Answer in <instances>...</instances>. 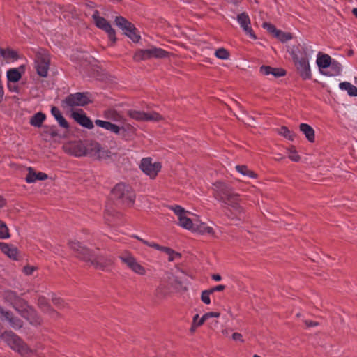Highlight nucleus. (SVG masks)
I'll list each match as a JSON object with an SVG mask.
<instances>
[{"instance_id":"obj_1","label":"nucleus","mask_w":357,"mask_h":357,"mask_svg":"<svg viewBox=\"0 0 357 357\" xmlns=\"http://www.w3.org/2000/svg\"><path fill=\"white\" fill-rule=\"evenodd\" d=\"M213 189L215 198L222 202L236 218L241 219L244 214V209L240 204V195L229 185L220 181L213 183Z\"/></svg>"},{"instance_id":"obj_2","label":"nucleus","mask_w":357,"mask_h":357,"mask_svg":"<svg viewBox=\"0 0 357 357\" xmlns=\"http://www.w3.org/2000/svg\"><path fill=\"white\" fill-rule=\"evenodd\" d=\"M69 246L76 253L77 257L91 264L96 269L104 271L107 267L113 264V259L110 257L95 255L79 241H70Z\"/></svg>"},{"instance_id":"obj_3","label":"nucleus","mask_w":357,"mask_h":357,"mask_svg":"<svg viewBox=\"0 0 357 357\" xmlns=\"http://www.w3.org/2000/svg\"><path fill=\"white\" fill-rule=\"evenodd\" d=\"M298 53L292 52V57L297 70L303 79H309L312 77L308 61V48L305 46L298 47Z\"/></svg>"},{"instance_id":"obj_4","label":"nucleus","mask_w":357,"mask_h":357,"mask_svg":"<svg viewBox=\"0 0 357 357\" xmlns=\"http://www.w3.org/2000/svg\"><path fill=\"white\" fill-rule=\"evenodd\" d=\"M1 338L10 347L22 356H27L32 353L31 349L17 335L11 331H5L1 334Z\"/></svg>"},{"instance_id":"obj_5","label":"nucleus","mask_w":357,"mask_h":357,"mask_svg":"<svg viewBox=\"0 0 357 357\" xmlns=\"http://www.w3.org/2000/svg\"><path fill=\"white\" fill-rule=\"evenodd\" d=\"M112 197L119 204L130 206L135 202V195L129 185L119 183L112 189Z\"/></svg>"},{"instance_id":"obj_6","label":"nucleus","mask_w":357,"mask_h":357,"mask_svg":"<svg viewBox=\"0 0 357 357\" xmlns=\"http://www.w3.org/2000/svg\"><path fill=\"white\" fill-rule=\"evenodd\" d=\"M169 56V52L162 48L151 46L149 49H139L136 50L133 55V59L134 61L139 62L151 59H163L168 57Z\"/></svg>"},{"instance_id":"obj_7","label":"nucleus","mask_w":357,"mask_h":357,"mask_svg":"<svg viewBox=\"0 0 357 357\" xmlns=\"http://www.w3.org/2000/svg\"><path fill=\"white\" fill-rule=\"evenodd\" d=\"M119 258L123 264L134 273L139 275H146V268L137 261V259L129 251H123L119 255Z\"/></svg>"},{"instance_id":"obj_8","label":"nucleus","mask_w":357,"mask_h":357,"mask_svg":"<svg viewBox=\"0 0 357 357\" xmlns=\"http://www.w3.org/2000/svg\"><path fill=\"white\" fill-rule=\"evenodd\" d=\"M92 18L96 26L105 31L112 45L116 42V38L115 31L112 29L110 24L104 17L100 16L98 10H95L92 14Z\"/></svg>"},{"instance_id":"obj_9","label":"nucleus","mask_w":357,"mask_h":357,"mask_svg":"<svg viewBox=\"0 0 357 357\" xmlns=\"http://www.w3.org/2000/svg\"><path fill=\"white\" fill-rule=\"evenodd\" d=\"M50 66V56L49 54L45 51L41 50L36 55L35 67L38 75L43 77L47 76Z\"/></svg>"},{"instance_id":"obj_10","label":"nucleus","mask_w":357,"mask_h":357,"mask_svg":"<svg viewBox=\"0 0 357 357\" xmlns=\"http://www.w3.org/2000/svg\"><path fill=\"white\" fill-rule=\"evenodd\" d=\"M139 167L145 174L153 179L160 171L162 165L158 162H153L151 158H144L142 159Z\"/></svg>"},{"instance_id":"obj_11","label":"nucleus","mask_w":357,"mask_h":357,"mask_svg":"<svg viewBox=\"0 0 357 357\" xmlns=\"http://www.w3.org/2000/svg\"><path fill=\"white\" fill-rule=\"evenodd\" d=\"M110 152L107 149L102 148L101 145L96 142L86 143V155L103 159L109 157Z\"/></svg>"},{"instance_id":"obj_12","label":"nucleus","mask_w":357,"mask_h":357,"mask_svg":"<svg viewBox=\"0 0 357 357\" xmlns=\"http://www.w3.org/2000/svg\"><path fill=\"white\" fill-rule=\"evenodd\" d=\"M169 208L177 215L178 225L181 227L188 230H193L194 224L191 219L186 215L189 213L188 211L179 205L171 206Z\"/></svg>"},{"instance_id":"obj_13","label":"nucleus","mask_w":357,"mask_h":357,"mask_svg":"<svg viewBox=\"0 0 357 357\" xmlns=\"http://www.w3.org/2000/svg\"><path fill=\"white\" fill-rule=\"evenodd\" d=\"M134 237L135 238H137V240H139V241H141L142 243H144L151 248H153L158 250H160V251L166 253L168 255V261H174L176 259H178L181 257V255L180 253L174 251V250H172V248H170L169 247L161 246L158 243L147 241L137 236H134Z\"/></svg>"},{"instance_id":"obj_14","label":"nucleus","mask_w":357,"mask_h":357,"mask_svg":"<svg viewBox=\"0 0 357 357\" xmlns=\"http://www.w3.org/2000/svg\"><path fill=\"white\" fill-rule=\"evenodd\" d=\"M64 103L69 107H83L89 104L91 100L87 93H75L68 96L64 100Z\"/></svg>"},{"instance_id":"obj_15","label":"nucleus","mask_w":357,"mask_h":357,"mask_svg":"<svg viewBox=\"0 0 357 357\" xmlns=\"http://www.w3.org/2000/svg\"><path fill=\"white\" fill-rule=\"evenodd\" d=\"M4 299L10 303V304L17 310L20 311V309L26 307V302L20 298L15 291L11 290H6L3 292Z\"/></svg>"},{"instance_id":"obj_16","label":"nucleus","mask_w":357,"mask_h":357,"mask_svg":"<svg viewBox=\"0 0 357 357\" xmlns=\"http://www.w3.org/2000/svg\"><path fill=\"white\" fill-rule=\"evenodd\" d=\"M20 314L26 319L31 324L34 326L40 325L42 319L37 314V312L26 304V307H22L20 311H18Z\"/></svg>"},{"instance_id":"obj_17","label":"nucleus","mask_w":357,"mask_h":357,"mask_svg":"<svg viewBox=\"0 0 357 357\" xmlns=\"http://www.w3.org/2000/svg\"><path fill=\"white\" fill-rule=\"evenodd\" d=\"M237 21L247 35L253 39H256V36L250 26V17L245 13L238 15Z\"/></svg>"},{"instance_id":"obj_18","label":"nucleus","mask_w":357,"mask_h":357,"mask_svg":"<svg viewBox=\"0 0 357 357\" xmlns=\"http://www.w3.org/2000/svg\"><path fill=\"white\" fill-rule=\"evenodd\" d=\"M71 116L80 126L87 129L93 128L94 126L92 121L84 113L82 110H80L79 112H73Z\"/></svg>"},{"instance_id":"obj_19","label":"nucleus","mask_w":357,"mask_h":357,"mask_svg":"<svg viewBox=\"0 0 357 357\" xmlns=\"http://www.w3.org/2000/svg\"><path fill=\"white\" fill-rule=\"evenodd\" d=\"M0 316L3 319L7 321L13 328H20L22 326V321L19 318L14 317L10 312L4 310L1 306Z\"/></svg>"},{"instance_id":"obj_20","label":"nucleus","mask_w":357,"mask_h":357,"mask_svg":"<svg viewBox=\"0 0 357 357\" xmlns=\"http://www.w3.org/2000/svg\"><path fill=\"white\" fill-rule=\"evenodd\" d=\"M0 250L9 258L13 260L19 259V251L15 245L0 242Z\"/></svg>"},{"instance_id":"obj_21","label":"nucleus","mask_w":357,"mask_h":357,"mask_svg":"<svg viewBox=\"0 0 357 357\" xmlns=\"http://www.w3.org/2000/svg\"><path fill=\"white\" fill-rule=\"evenodd\" d=\"M38 305L44 312L49 314L52 317L56 318L59 316V314L51 307L47 299L43 296L38 297Z\"/></svg>"},{"instance_id":"obj_22","label":"nucleus","mask_w":357,"mask_h":357,"mask_svg":"<svg viewBox=\"0 0 357 357\" xmlns=\"http://www.w3.org/2000/svg\"><path fill=\"white\" fill-rule=\"evenodd\" d=\"M69 152L76 157L86 155V143L77 142L70 145Z\"/></svg>"},{"instance_id":"obj_23","label":"nucleus","mask_w":357,"mask_h":357,"mask_svg":"<svg viewBox=\"0 0 357 357\" xmlns=\"http://www.w3.org/2000/svg\"><path fill=\"white\" fill-rule=\"evenodd\" d=\"M259 71L264 75H272L275 77H280L285 75V70L282 68H272L268 66H262Z\"/></svg>"},{"instance_id":"obj_24","label":"nucleus","mask_w":357,"mask_h":357,"mask_svg":"<svg viewBox=\"0 0 357 357\" xmlns=\"http://www.w3.org/2000/svg\"><path fill=\"white\" fill-rule=\"evenodd\" d=\"M28 174L26 176V181L27 183H34L36 181H44L47 178V175L43 172H38L36 173L34 172L33 168L29 167L28 168Z\"/></svg>"},{"instance_id":"obj_25","label":"nucleus","mask_w":357,"mask_h":357,"mask_svg":"<svg viewBox=\"0 0 357 357\" xmlns=\"http://www.w3.org/2000/svg\"><path fill=\"white\" fill-rule=\"evenodd\" d=\"M326 69L328 70L326 72L321 71V73L327 76H337L341 74L342 66L338 61L333 59Z\"/></svg>"},{"instance_id":"obj_26","label":"nucleus","mask_w":357,"mask_h":357,"mask_svg":"<svg viewBox=\"0 0 357 357\" xmlns=\"http://www.w3.org/2000/svg\"><path fill=\"white\" fill-rule=\"evenodd\" d=\"M95 124L97 126L101 127L107 130H109L114 134H119L121 128L116 124L112 123L109 121L97 119L95 121Z\"/></svg>"},{"instance_id":"obj_27","label":"nucleus","mask_w":357,"mask_h":357,"mask_svg":"<svg viewBox=\"0 0 357 357\" xmlns=\"http://www.w3.org/2000/svg\"><path fill=\"white\" fill-rule=\"evenodd\" d=\"M333 60L328 54L319 52L317 55V64L321 70L322 69H326Z\"/></svg>"},{"instance_id":"obj_28","label":"nucleus","mask_w":357,"mask_h":357,"mask_svg":"<svg viewBox=\"0 0 357 357\" xmlns=\"http://www.w3.org/2000/svg\"><path fill=\"white\" fill-rule=\"evenodd\" d=\"M299 129L305 135V137L310 142H314V130L312 127L307 123H301Z\"/></svg>"},{"instance_id":"obj_29","label":"nucleus","mask_w":357,"mask_h":357,"mask_svg":"<svg viewBox=\"0 0 357 357\" xmlns=\"http://www.w3.org/2000/svg\"><path fill=\"white\" fill-rule=\"evenodd\" d=\"M51 113L54 117L58 121L59 126L63 128L68 129L69 124L65 118L62 116L60 110L56 107H52L51 109Z\"/></svg>"},{"instance_id":"obj_30","label":"nucleus","mask_w":357,"mask_h":357,"mask_svg":"<svg viewBox=\"0 0 357 357\" xmlns=\"http://www.w3.org/2000/svg\"><path fill=\"white\" fill-rule=\"evenodd\" d=\"M45 115L40 112L31 116L29 123L33 126L40 128L45 120Z\"/></svg>"},{"instance_id":"obj_31","label":"nucleus","mask_w":357,"mask_h":357,"mask_svg":"<svg viewBox=\"0 0 357 357\" xmlns=\"http://www.w3.org/2000/svg\"><path fill=\"white\" fill-rule=\"evenodd\" d=\"M339 87L342 90L347 91L349 96H357V87L351 83L347 82H341L339 84Z\"/></svg>"},{"instance_id":"obj_32","label":"nucleus","mask_w":357,"mask_h":357,"mask_svg":"<svg viewBox=\"0 0 357 357\" xmlns=\"http://www.w3.org/2000/svg\"><path fill=\"white\" fill-rule=\"evenodd\" d=\"M193 231L198 232L199 234H213V229L209 226H207L205 223H200L199 225L194 226Z\"/></svg>"},{"instance_id":"obj_33","label":"nucleus","mask_w":357,"mask_h":357,"mask_svg":"<svg viewBox=\"0 0 357 357\" xmlns=\"http://www.w3.org/2000/svg\"><path fill=\"white\" fill-rule=\"evenodd\" d=\"M115 23L119 27H120L121 29H123L124 31V32L128 29H131L132 24L130 22H129L126 19H125L124 17H123L121 16L116 17Z\"/></svg>"},{"instance_id":"obj_34","label":"nucleus","mask_w":357,"mask_h":357,"mask_svg":"<svg viewBox=\"0 0 357 357\" xmlns=\"http://www.w3.org/2000/svg\"><path fill=\"white\" fill-rule=\"evenodd\" d=\"M278 134L285 137L287 139L294 141L296 137V134L289 130L286 126H282L278 131Z\"/></svg>"},{"instance_id":"obj_35","label":"nucleus","mask_w":357,"mask_h":357,"mask_svg":"<svg viewBox=\"0 0 357 357\" xmlns=\"http://www.w3.org/2000/svg\"><path fill=\"white\" fill-rule=\"evenodd\" d=\"M236 169L243 176H247L250 178L257 177V174L252 170H250L245 165H236Z\"/></svg>"},{"instance_id":"obj_36","label":"nucleus","mask_w":357,"mask_h":357,"mask_svg":"<svg viewBox=\"0 0 357 357\" xmlns=\"http://www.w3.org/2000/svg\"><path fill=\"white\" fill-rule=\"evenodd\" d=\"M0 55L3 56L6 60H15L17 59V53L10 49L4 50L0 48Z\"/></svg>"},{"instance_id":"obj_37","label":"nucleus","mask_w":357,"mask_h":357,"mask_svg":"<svg viewBox=\"0 0 357 357\" xmlns=\"http://www.w3.org/2000/svg\"><path fill=\"white\" fill-rule=\"evenodd\" d=\"M128 115L137 121H145L146 112L130 109L128 112Z\"/></svg>"},{"instance_id":"obj_38","label":"nucleus","mask_w":357,"mask_h":357,"mask_svg":"<svg viewBox=\"0 0 357 357\" xmlns=\"http://www.w3.org/2000/svg\"><path fill=\"white\" fill-rule=\"evenodd\" d=\"M7 77L8 81L16 82L20 79L21 74L17 68H12L7 72Z\"/></svg>"},{"instance_id":"obj_39","label":"nucleus","mask_w":357,"mask_h":357,"mask_svg":"<svg viewBox=\"0 0 357 357\" xmlns=\"http://www.w3.org/2000/svg\"><path fill=\"white\" fill-rule=\"evenodd\" d=\"M125 34L128 36L133 42H138L140 39V36L137 33L136 28L132 24L131 29H128L125 31Z\"/></svg>"},{"instance_id":"obj_40","label":"nucleus","mask_w":357,"mask_h":357,"mask_svg":"<svg viewBox=\"0 0 357 357\" xmlns=\"http://www.w3.org/2000/svg\"><path fill=\"white\" fill-rule=\"evenodd\" d=\"M8 238H10L8 228L4 222L0 220V238L6 239Z\"/></svg>"},{"instance_id":"obj_41","label":"nucleus","mask_w":357,"mask_h":357,"mask_svg":"<svg viewBox=\"0 0 357 357\" xmlns=\"http://www.w3.org/2000/svg\"><path fill=\"white\" fill-rule=\"evenodd\" d=\"M162 119V116L155 112H146V116L145 117V121H159Z\"/></svg>"},{"instance_id":"obj_42","label":"nucleus","mask_w":357,"mask_h":357,"mask_svg":"<svg viewBox=\"0 0 357 357\" xmlns=\"http://www.w3.org/2000/svg\"><path fill=\"white\" fill-rule=\"evenodd\" d=\"M275 36L282 43L288 41L292 38L291 33L283 32L280 30H278Z\"/></svg>"},{"instance_id":"obj_43","label":"nucleus","mask_w":357,"mask_h":357,"mask_svg":"<svg viewBox=\"0 0 357 357\" xmlns=\"http://www.w3.org/2000/svg\"><path fill=\"white\" fill-rule=\"evenodd\" d=\"M52 301L53 304L59 309L65 308L67 306V304L62 298L54 295L52 297Z\"/></svg>"},{"instance_id":"obj_44","label":"nucleus","mask_w":357,"mask_h":357,"mask_svg":"<svg viewBox=\"0 0 357 357\" xmlns=\"http://www.w3.org/2000/svg\"><path fill=\"white\" fill-rule=\"evenodd\" d=\"M215 55L218 59H229V53L225 48H219V49H218L215 51Z\"/></svg>"},{"instance_id":"obj_45","label":"nucleus","mask_w":357,"mask_h":357,"mask_svg":"<svg viewBox=\"0 0 357 357\" xmlns=\"http://www.w3.org/2000/svg\"><path fill=\"white\" fill-rule=\"evenodd\" d=\"M288 157L291 160L294 162H298L301 159V157L298 154L294 147H291V149H288Z\"/></svg>"},{"instance_id":"obj_46","label":"nucleus","mask_w":357,"mask_h":357,"mask_svg":"<svg viewBox=\"0 0 357 357\" xmlns=\"http://www.w3.org/2000/svg\"><path fill=\"white\" fill-rule=\"evenodd\" d=\"M212 294L209 289L205 290L202 291V296H201V300L203 303L205 304H210L211 303V299H210V294Z\"/></svg>"},{"instance_id":"obj_47","label":"nucleus","mask_w":357,"mask_h":357,"mask_svg":"<svg viewBox=\"0 0 357 357\" xmlns=\"http://www.w3.org/2000/svg\"><path fill=\"white\" fill-rule=\"evenodd\" d=\"M206 321V319L204 315L199 318V316L197 314H195L192 319V322H194L195 325H197L198 327L201 326Z\"/></svg>"},{"instance_id":"obj_48","label":"nucleus","mask_w":357,"mask_h":357,"mask_svg":"<svg viewBox=\"0 0 357 357\" xmlns=\"http://www.w3.org/2000/svg\"><path fill=\"white\" fill-rule=\"evenodd\" d=\"M37 268L36 266L27 265L23 268L22 271L26 275H31Z\"/></svg>"},{"instance_id":"obj_49","label":"nucleus","mask_w":357,"mask_h":357,"mask_svg":"<svg viewBox=\"0 0 357 357\" xmlns=\"http://www.w3.org/2000/svg\"><path fill=\"white\" fill-rule=\"evenodd\" d=\"M263 27L266 29L268 32L272 33L275 36L276 32L278 31V29L275 28V26L268 22H264L263 24Z\"/></svg>"},{"instance_id":"obj_50","label":"nucleus","mask_w":357,"mask_h":357,"mask_svg":"<svg viewBox=\"0 0 357 357\" xmlns=\"http://www.w3.org/2000/svg\"><path fill=\"white\" fill-rule=\"evenodd\" d=\"M231 337L232 339L234 340V341H238L240 342H244V340L243 338V336L241 333H237V332H235L232 334L231 335Z\"/></svg>"},{"instance_id":"obj_51","label":"nucleus","mask_w":357,"mask_h":357,"mask_svg":"<svg viewBox=\"0 0 357 357\" xmlns=\"http://www.w3.org/2000/svg\"><path fill=\"white\" fill-rule=\"evenodd\" d=\"M303 322L307 327H315L319 325V322L310 320H303Z\"/></svg>"},{"instance_id":"obj_52","label":"nucleus","mask_w":357,"mask_h":357,"mask_svg":"<svg viewBox=\"0 0 357 357\" xmlns=\"http://www.w3.org/2000/svg\"><path fill=\"white\" fill-rule=\"evenodd\" d=\"M204 315L206 319L207 320L211 317H219L220 313L215 312H207V313L204 314Z\"/></svg>"},{"instance_id":"obj_53","label":"nucleus","mask_w":357,"mask_h":357,"mask_svg":"<svg viewBox=\"0 0 357 357\" xmlns=\"http://www.w3.org/2000/svg\"><path fill=\"white\" fill-rule=\"evenodd\" d=\"M225 289V286L222 284H219L215 287L210 289V291L213 294L215 291H222Z\"/></svg>"},{"instance_id":"obj_54","label":"nucleus","mask_w":357,"mask_h":357,"mask_svg":"<svg viewBox=\"0 0 357 357\" xmlns=\"http://www.w3.org/2000/svg\"><path fill=\"white\" fill-rule=\"evenodd\" d=\"M109 215H110V212L108 209H107L105 211V218L106 222H108V224H109L110 222H112V220L108 217Z\"/></svg>"},{"instance_id":"obj_55","label":"nucleus","mask_w":357,"mask_h":357,"mask_svg":"<svg viewBox=\"0 0 357 357\" xmlns=\"http://www.w3.org/2000/svg\"><path fill=\"white\" fill-rule=\"evenodd\" d=\"M211 278L215 281H220L222 280V277L219 274H213L211 275Z\"/></svg>"},{"instance_id":"obj_56","label":"nucleus","mask_w":357,"mask_h":357,"mask_svg":"<svg viewBox=\"0 0 357 357\" xmlns=\"http://www.w3.org/2000/svg\"><path fill=\"white\" fill-rule=\"evenodd\" d=\"M6 204V199L0 195V208L3 207Z\"/></svg>"},{"instance_id":"obj_57","label":"nucleus","mask_w":357,"mask_h":357,"mask_svg":"<svg viewBox=\"0 0 357 357\" xmlns=\"http://www.w3.org/2000/svg\"><path fill=\"white\" fill-rule=\"evenodd\" d=\"M197 328H198V326L197 325H195L194 322H192V326L190 328V332L193 333L196 331Z\"/></svg>"},{"instance_id":"obj_58","label":"nucleus","mask_w":357,"mask_h":357,"mask_svg":"<svg viewBox=\"0 0 357 357\" xmlns=\"http://www.w3.org/2000/svg\"><path fill=\"white\" fill-rule=\"evenodd\" d=\"M3 94H4V92H3V86H2V85H1L0 86V102L3 100Z\"/></svg>"},{"instance_id":"obj_59","label":"nucleus","mask_w":357,"mask_h":357,"mask_svg":"<svg viewBox=\"0 0 357 357\" xmlns=\"http://www.w3.org/2000/svg\"><path fill=\"white\" fill-rule=\"evenodd\" d=\"M8 87L10 89V91H17V87L14 86L13 87V89L11 88L10 85H8Z\"/></svg>"},{"instance_id":"obj_60","label":"nucleus","mask_w":357,"mask_h":357,"mask_svg":"<svg viewBox=\"0 0 357 357\" xmlns=\"http://www.w3.org/2000/svg\"><path fill=\"white\" fill-rule=\"evenodd\" d=\"M352 13L357 17V8H354Z\"/></svg>"},{"instance_id":"obj_61","label":"nucleus","mask_w":357,"mask_h":357,"mask_svg":"<svg viewBox=\"0 0 357 357\" xmlns=\"http://www.w3.org/2000/svg\"><path fill=\"white\" fill-rule=\"evenodd\" d=\"M282 158H283V157H282L281 155L278 154V157H276L275 159L276 160H281V159H282Z\"/></svg>"},{"instance_id":"obj_62","label":"nucleus","mask_w":357,"mask_h":357,"mask_svg":"<svg viewBox=\"0 0 357 357\" xmlns=\"http://www.w3.org/2000/svg\"><path fill=\"white\" fill-rule=\"evenodd\" d=\"M86 6L89 8H93V3H87Z\"/></svg>"},{"instance_id":"obj_63","label":"nucleus","mask_w":357,"mask_h":357,"mask_svg":"<svg viewBox=\"0 0 357 357\" xmlns=\"http://www.w3.org/2000/svg\"><path fill=\"white\" fill-rule=\"evenodd\" d=\"M222 333H223L224 335H227V334H228V330H227V329H225V330H223V331H222Z\"/></svg>"},{"instance_id":"obj_64","label":"nucleus","mask_w":357,"mask_h":357,"mask_svg":"<svg viewBox=\"0 0 357 357\" xmlns=\"http://www.w3.org/2000/svg\"><path fill=\"white\" fill-rule=\"evenodd\" d=\"M252 357H261V356H259V355H257V354H255V355H253V356H252Z\"/></svg>"}]
</instances>
